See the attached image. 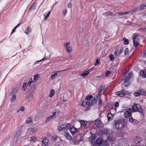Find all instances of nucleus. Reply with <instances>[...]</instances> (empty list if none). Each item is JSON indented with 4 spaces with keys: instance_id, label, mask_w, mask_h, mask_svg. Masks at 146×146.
I'll list each match as a JSON object with an SVG mask.
<instances>
[{
    "instance_id": "f257e3e1",
    "label": "nucleus",
    "mask_w": 146,
    "mask_h": 146,
    "mask_svg": "<svg viewBox=\"0 0 146 146\" xmlns=\"http://www.w3.org/2000/svg\"><path fill=\"white\" fill-rule=\"evenodd\" d=\"M70 124H65L60 125L59 127L58 126V129L59 131H62L69 129L70 133L72 134H74L75 132L77 131V129L74 127L72 126L70 127Z\"/></svg>"
},
{
    "instance_id": "f03ea898",
    "label": "nucleus",
    "mask_w": 146,
    "mask_h": 146,
    "mask_svg": "<svg viewBox=\"0 0 146 146\" xmlns=\"http://www.w3.org/2000/svg\"><path fill=\"white\" fill-rule=\"evenodd\" d=\"M114 122L115 129L119 132H121L123 130V127L122 121L121 120H118L114 121Z\"/></svg>"
},
{
    "instance_id": "7ed1b4c3",
    "label": "nucleus",
    "mask_w": 146,
    "mask_h": 146,
    "mask_svg": "<svg viewBox=\"0 0 146 146\" xmlns=\"http://www.w3.org/2000/svg\"><path fill=\"white\" fill-rule=\"evenodd\" d=\"M131 110L132 112L138 111L141 113L142 111V108L139 104H134L132 107V109Z\"/></svg>"
},
{
    "instance_id": "20e7f679",
    "label": "nucleus",
    "mask_w": 146,
    "mask_h": 146,
    "mask_svg": "<svg viewBox=\"0 0 146 146\" xmlns=\"http://www.w3.org/2000/svg\"><path fill=\"white\" fill-rule=\"evenodd\" d=\"M115 49L114 55L115 56H118L122 53L123 50V47L121 46H117L115 48Z\"/></svg>"
},
{
    "instance_id": "39448f33",
    "label": "nucleus",
    "mask_w": 146,
    "mask_h": 146,
    "mask_svg": "<svg viewBox=\"0 0 146 146\" xmlns=\"http://www.w3.org/2000/svg\"><path fill=\"white\" fill-rule=\"evenodd\" d=\"M129 93L128 91H126L125 90H123L119 92H116L115 93V94L118 96L119 97H123L126 94H128Z\"/></svg>"
},
{
    "instance_id": "423d86ee",
    "label": "nucleus",
    "mask_w": 146,
    "mask_h": 146,
    "mask_svg": "<svg viewBox=\"0 0 146 146\" xmlns=\"http://www.w3.org/2000/svg\"><path fill=\"white\" fill-rule=\"evenodd\" d=\"M95 125L99 128L102 127L104 126V124L99 119L96 120L95 121Z\"/></svg>"
},
{
    "instance_id": "0eeeda50",
    "label": "nucleus",
    "mask_w": 146,
    "mask_h": 146,
    "mask_svg": "<svg viewBox=\"0 0 146 146\" xmlns=\"http://www.w3.org/2000/svg\"><path fill=\"white\" fill-rule=\"evenodd\" d=\"M107 139L106 140V141H104V142H105V145L104 146H108V140H109L110 141H113L114 140L113 138H112L111 137L112 136L111 134H107Z\"/></svg>"
},
{
    "instance_id": "6e6552de",
    "label": "nucleus",
    "mask_w": 146,
    "mask_h": 146,
    "mask_svg": "<svg viewBox=\"0 0 146 146\" xmlns=\"http://www.w3.org/2000/svg\"><path fill=\"white\" fill-rule=\"evenodd\" d=\"M132 110L131 109H128L127 110L125 111L124 113V115L125 118L129 117V119L130 117L131 116Z\"/></svg>"
},
{
    "instance_id": "1a4fd4ad",
    "label": "nucleus",
    "mask_w": 146,
    "mask_h": 146,
    "mask_svg": "<svg viewBox=\"0 0 146 146\" xmlns=\"http://www.w3.org/2000/svg\"><path fill=\"white\" fill-rule=\"evenodd\" d=\"M10 96L12 97V98L10 99V101L11 102H13L16 99V96L15 95V92L14 90L11 93Z\"/></svg>"
},
{
    "instance_id": "9d476101",
    "label": "nucleus",
    "mask_w": 146,
    "mask_h": 146,
    "mask_svg": "<svg viewBox=\"0 0 146 146\" xmlns=\"http://www.w3.org/2000/svg\"><path fill=\"white\" fill-rule=\"evenodd\" d=\"M81 127H87L89 125V123H87L86 121H84L81 120L80 121Z\"/></svg>"
},
{
    "instance_id": "9b49d317",
    "label": "nucleus",
    "mask_w": 146,
    "mask_h": 146,
    "mask_svg": "<svg viewBox=\"0 0 146 146\" xmlns=\"http://www.w3.org/2000/svg\"><path fill=\"white\" fill-rule=\"evenodd\" d=\"M42 141V146H48L47 144L48 140L46 139V137H44L43 138Z\"/></svg>"
},
{
    "instance_id": "f8f14e48",
    "label": "nucleus",
    "mask_w": 146,
    "mask_h": 146,
    "mask_svg": "<svg viewBox=\"0 0 146 146\" xmlns=\"http://www.w3.org/2000/svg\"><path fill=\"white\" fill-rule=\"evenodd\" d=\"M56 112H54L52 113V115H50L46 119L47 121H49L50 120L56 117Z\"/></svg>"
},
{
    "instance_id": "ddd939ff",
    "label": "nucleus",
    "mask_w": 146,
    "mask_h": 146,
    "mask_svg": "<svg viewBox=\"0 0 146 146\" xmlns=\"http://www.w3.org/2000/svg\"><path fill=\"white\" fill-rule=\"evenodd\" d=\"M142 139L139 137H136L134 138V140L137 144L139 143L141 141Z\"/></svg>"
},
{
    "instance_id": "4468645a",
    "label": "nucleus",
    "mask_w": 146,
    "mask_h": 146,
    "mask_svg": "<svg viewBox=\"0 0 146 146\" xmlns=\"http://www.w3.org/2000/svg\"><path fill=\"white\" fill-rule=\"evenodd\" d=\"M133 44L134 46L136 47L138 44L139 43V38H135L133 39Z\"/></svg>"
},
{
    "instance_id": "2eb2a0df",
    "label": "nucleus",
    "mask_w": 146,
    "mask_h": 146,
    "mask_svg": "<svg viewBox=\"0 0 146 146\" xmlns=\"http://www.w3.org/2000/svg\"><path fill=\"white\" fill-rule=\"evenodd\" d=\"M129 119L130 121L133 124H136L138 123V121L136 119L133 118L132 116L130 117Z\"/></svg>"
},
{
    "instance_id": "dca6fc26",
    "label": "nucleus",
    "mask_w": 146,
    "mask_h": 146,
    "mask_svg": "<svg viewBox=\"0 0 146 146\" xmlns=\"http://www.w3.org/2000/svg\"><path fill=\"white\" fill-rule=\"evenodd\" d=\"M140 75L142 77L146 78V70H141L140 72Z\"/></svg>"
},
{
    "instance_id": "f3484780",
    "label": "nucleus",
    "mask_w": 146,
    "mask_h": 146,
    "mask_svg": "<svg viewBox=\"0 0 146 146\" xmlns=\"http://www.w3.org/2000/svg\"><path fill=\"white\" fill-rule=\"evenodd\" d=\"M64 134L65 137L68 140H70L72 139L71 136L69 133L65 132Z\"/></svg>"
},
{
    "instance_id": "a211bd4d",
    "label": "nucleus",
    "mask_w": 146,
    "mask_h": 146,
    "mask_svg": "<svg viewBox=\"0 0 146 146\" xmlns=\"http://www.w3.org/2000/svg\"><path fill=\"white\" fill-rule=\"evenodd\" d=\"M55 91L53 89H52L50 91V93L48 97L50 98L52 97L54 95Z\"/></svg>"
},
{
    "instance_id": "6ab92c4d",
    "label": "nucleus",
    "mask_w": 146,
    "mask_h": 146,
    "mask_svg": "<svg viewBox=\"0 0 146 146\" xmlns=\"http://www.w3.org/2000/svg\"><path fill=\"white\" fill-rule=\"evenodd\" d=\"M38 141L37 138L34 136H32L30 140L31 142L32 143H33L35 142H36Z\"/></svg>"
},
{
    "instance_id": "aec40b11",
    "label": "nucleus",
    "mask_w": 146,
    "mask_h": 146,
    "mask_svg": "<svg viewBox=\"0 0 146 146\" xmlns=\"http://www.w3.org/2000/svg\"><path fill=\"white\" fill-rule=\"evenodd\" d=\"M31 28L30 27L28 26L26 28L25 33L26 34H28V33H30L31 32Z\"/></svg>"
},
{
    "instance_id": "412c9836",
    "label": "nucleus",
    "mask_w": 146,
    "mask_h": 146,
    "mask_svg": "<svg viewBox=\"0 0 146 146\" xmlns=\"http://www.w3.org/2000/svg\"><path fill=\"white\" fill-rule=\"evenodd\" d=\"M102 143V139H97L96 141V144L98 145H100Z\"/></svg>"
},
{
    "instance_id": "4be33fe9",
    "label": "nucleus",
    "mask_w": 146,
    "mask_h": 146,
    "mask_svg": "<svg viewBox=\"0 0 146 146\" xmlns=\"http://www.w3.org/2000/svg\"><path fill=\"white\" fill-rule=\"evenodd\" d=\"M140 95L143 96H146V91L143 89H141L139 91Z\"/></svg>"
},
{
    "instance_id": "5701e85b",
    "label": "nucleus",
    "mask_w": 146,
    "mask_h": 146,
    "mask_svg": "<svg viewBox=\"0 0 146 146\" xmlns=\"http://www.w3.org/2000/svg\"><path fill=\"white\" fill-rule=\"evenodd\" d=\"M88 102L87 100L86 99H85L83 101L81 105L84 107H86L88 105Z\"/></svg>"
},
{
    "instance_id": "b1692460",
    "label": "nucleus",
    "mask_w": 146,
    "mask_h": 146,
    "mask_svg": "<svg viewBox=\"0 0 146 146\" xmlns=\"http://www.w3.org/2000/svg\"><path fill=\"white\" fill-rule=\"evenodd\" d=\"M107 117L108 120L112 119L113 117V115L111 113H109L107 115Z\"/></svg>"
},
{
    "instance_id": "393cba45",
    "label": "nucleus",
    "mask_w": 146,
    "mask_h": 146,
    "mask_svg": "<svg viewBox=\"0 0 146 146\" xmlns=\"http://www.w3.org/2000/svg\"><path fill=\"white\" fill-rule=\"evenodd\" d=\"M51 11H48V13H45L43 15L45 17V19H46L50 15Z\"/></svg>"
},
{
    "instance_id": "a878e982",
    "label": "nucleus",
    "mask_w": 146,
    "mask_h": 146,
    "mask_svg": "<svg viewBox=\"0 0 146 146\" xmlns=\"http://www.w3.org/2000/svg\"><path fill=\"white\" fill-rule=\"evenodd\" d=\"M138 8H139V9L141 10L145 9L146 8V5L144 4H143L140 6H139Z\"/></svg>"
},
{
    "instance_id": "bb28decb",
    "label": "nucleus",
    "mask_w": 146,
    "mask_h": 146,
    "mask_svg": "<svg viewBox=\"0 0 146 146\" xmlns=\"http://www.w3.org/2000/svg\"><path fill=\"white\" fill-rule=\"evenodd\" d=\"M122 40L124 41L123 43L125 44H129V40L125 38H123L122 39Z\"/></svg>"
},
{
    "instance_id": "cd10ccee",
    "label": "nucleus",
    "mask_w": 146,
    "mask_h": 146,
    "mask_svg": "<svg viewBox=\"0 0 146 146\" xmlns=\"http://www.w3.org/2000/svg\"><path fill=\"white\" fill-rule=\"evenodd\" d=\"M28 119L26 121V123L28 124H30L32 122L33 120L30 117H28Z\"/></svg>"
},
{
    "instance_id": "c85d7f7f",
    "label": "nucleus",
    "mask_w": 146,
    "mask_h": 146,
    "mask_svg": "<svg viewBox=\"0 0 146 146\" xmlns=\"http://www.w3.org/2000/svg\"><path fill=\"white\" fill-rule=\"evenodd\" d=\"M87 101L88 102V106H90L94 104L92 100H87Z\"/></svg>"
},
{
    "instance_id": "c756f323",
    "label": "nucleus",
    "mask_w": 146,
    "mask_h": 146,
    "mask_svg": "<svg viewBox=\"0 0 146 146\" xmlns=\"http://www.w3.org/2000/svg\"><path fill=\"white\" fill-rule=\"evenodd\" d=\"M40 76V75L39 74H35L34 76V77L33 78L34 81L35 82L36 81L38 78H39Z\"/></svg>"
},
{
    "instance_id": "7c9ffc66",
    "label": "nucleus",
    "mask_w": 146,
    "mask_h": 146,
    "mask_svg": "<svg viewBox=\"0 0 146 146\" xmlns=\"http://www.w3.org/2000/svg\"><path fill=\"white\" fill-rule=\"evenodd\" d=\"M89 74V72L87 71L84 72L82 74V76L83 77H85L86 76H88Z\"/></svg>"
},
{
    "instance_id": "2f4dec72",
    "label": "nucleus",
    "mask_w": 146,
    "mask_h": 146,
    "mask_svg": "<svg viewBox=\"0 0 146 146\" xmlns=\"http://www.w3.org/2000/svg\"><path fill=\"white\" fill-rule=\"evenodd\" d=\"M104 88H105V87L104 86H100L98 89V91H99L98 92H99L100 93H101L102 92V91L104 89Z\"/></svg>"
},
{
    "instance_id": "473e14b6",
    "label": "nucleus",
    "mask_w": 146,
    "mask_h": 146,
    "mask_svg": "<svg viewBox=\"0 0 146 146\" xmlns=\"http://www.w3.org/2000/svg\"><path fill=\"white\" fill-rule=\"evenodd\" d=\"M66 52L68 53L72 51V47L70 46H69L68 48L66 49Z\"/></svg>"
},
{
    "instance_id": "72a5a7b5",
    "label": "nucleus",
    "mask_w": 146,
    "mask_h": 146,
    "mask_svg": "<svg viewBox=\"0 0 146 146\" xmlns=\"http://www.w3.org/2000/svg\"><path fill=\"white\" fill-rule=\"evenodd\" d=\"M123 80H122L125 81H128L129 80L130 78L129 77L127 76H123Z\"/></svg>"
},
{
    "instance_id": "f704fd0d",
    "label": "nucleus",
    "mask_w": 146,
    "mask_h": 146,
    "mask_svg": "<svg viewBox=\"0 0 146 146\" xmlns=\"http://www.w3.org/2000/svg\"><path fill=\"white\" fill-rule=\"evenodd\" d=\"M57 73H55L53 74H52L50 77L51 79L52 80L54 78L57 76Z\"/></svg>"
},
{
    "instance_id": "c9c22d12",
    "label": "nucleus",
    "mask_w": 146,
    "mask_h": 146,
    "mask_svg": "<svg viewBox=\"0 0 146 146\" xmlns=\"http://www.w3.org/2000/svg\"><path fill=\"white\" fill-rule=\"evenodd\" d=\"M111 71H107L106 73L105 76L106 77H108L109 75L111 74Z\"/></svg>"
},
{
    "instance_id": "e433bc0d",
    "label": "nucleus",
    "mask_w": 146,
    "mask_h": 146,
    "mask_svg": "<svg viewBox=\"0 0 146 146\" xmlns=\"http://www.w3.org/2000/svg\"><path fill=\"white\" fill-rule=\"evenodd\" d=\"M33 82V80L32 79H31L29 80V82L28 83H26L27 87V86H29Z\"/></svg>"
},
{
    "instance_id": "4c0bfd02",
    "label": "nucleus",
    "mask_w": 146,
    "mask_h": 146,
    "mask_svg": "<svg viewBox=\"0 0 146 146\" xmlns=\"http://www.w3.org/2000/svg\"><path fill=\"white\" fill-rule=\"evenodd\" d=\"M93 96L92 95H89L86 97V99L87 100H90V99H92Z\"/></svg>"
},
{
    "instance_id": "58836bf2",
    "label": "nucleus",
    "mask_w": 146,
    "mask_h": 146,
    "mask_svg": "<svg viewBox=\"0 0 146 146\" xmlns=\"http://www.w3.org/2000/svg\"><path fill=\"white\" fill-rule=\"evenodd\" d=\"M134 11H133V10L131 11H127V15H129L130 14H132L133 15V13H134Z\"/></svg>"
},
{
    "instance_id": "ea45409f",
    "label": "nucleus",
    "mask_w": 146,
    "mask_h": 146,
    "mask_svg": "<svg viewBox=\"0 0 146 146\" xmlns=\"http://www.w3.org/2000/svg\"><path fill=\"white\" fill-rule=\"evenodd\" d=\"M26 83H24L23 86L22 88L23 90H25V89L27 88V86H26Z\"/></svg>"
},
{
    "instance_id": "a19ab883",
    "label": "nucleus",
    "mask_w": 146,
    "mask_h": 146,
    "mask_svg": "<svg viewBox=\"0 0 146 146\" xmlns=\"http://www.w3.org/2000/svg\"><path fill=\"white\" fill-rule=\"evenodd\" d=\"M76 139L78 141H82V138H81L80 135H78Z\"/></svg>"
},
{
    "instance_id": "79ce46f5",
    "label": "nucleus",
    "mask_w": 146,
    "mask_h": 146,
    "mask_svg": "<svg viewBox=\"0 0 146 146\" xmlns=\"http://www.w3.org/2000/svg\"><path fill=\"white\" fill-rule=\"evenodd\" d=\"M57 137L56 136H52L51 137L52 140L53 141H56L57 139Z\"/></svg>"
},
{
    "instance_id": "37998d69",
    "label": "nucleus",
    "mask_w": 146,
    "mask_h": 146,
    "mask_svg": "<svg viewBox=\"0 0 146 146\" xmlns=\"http://www.w3.org/2000/svg\"><path fill=\"white\" fill-rule=\"evenodd\" d=\"M35 9V5L34 4L30 7V10H33Z\"/></svg>"
},
{
    "instance_id": "c03bdc74",
    "label": "nucleus",
    "mask_w": 146,
    "mask_h": 146,
    "mask_svg": "<svg viewBox=\"0 0 146 146\" xmlns=\"http://www.w3.org/2000/svg\"><path fill=\"white\" fill-rule=\"evenodd\" d=\"M109 58L110 59V60L111 61H113L114 60V57L113 55H110L109 56Z\"/></svg>"
},
{
    "instance_id": "a18cd8bd",
    "label": "nucleus",
    "mask_w": 146,
    "mask_h": 146,
    "mask_svg": "<svg viewBox=\"0 0 146 146\" xmlns=\"http://www.w3.org/2000/svg\"><path fill=\"white\" fill-rule=\"evenodd\" d=\"M138 36V34L137 33L134 34L133 35V39H134V38H137V37Z\"/></svg>"
},
{
    "instance_id": "49530a36",
    "label": "nucleus",
    "mask_w": 146,
    "mask_h": 146,
    "mask_svg": "<svg viewBox=\"0 0 146 146\" xmlns=\"http://www.w3.org/2000/svg\"><path fill=\"white\" fill-rule=\"evenodd\" d=\"M138 6L137 7L135 8L133 10V11H134V13L135 12H136L137 11H139L140 10H141L140 9H139V8H138Z\"/></svg>"
},
{
    "instance_id": "de8ad7c7",
    "label": "nucleus",
    "mask_w": 146,
    "mask_h": 146,
    "mask_svg": "<svg viewBox=\"0 0 146 146\" xmlns=\"http://www.w3.org/2000/svg\"><path fill=\"white\" fill-rule=\"evenodd\" d=\"M124 84L125 86H127L129 85V82L128 81H124Z\"/></svg>"
},
{
    "instance_id": "09e8293b",
    "label": "nucleus",
    "mask_w": 146,
    "mask_h": 146,
    "mask_svg": "<svg viewBox=\"0 0 146 146\" xmlns=\"http://www.w3.org/2000/svg\"><path fill=\"white\" fill-rule=\"evenodd\" d=\"M129 50L128 48H125L124 51V54L125 55H127L128 53Z\"/></svg>"
},
{
    "instance_id": "8fccbe9b",
    "label": "nucleus",
    "mask_w": 146,
    "mask_h": 146,
    "mask_svg": "<svg viewBox=\"0 0 146 146\" xmlns=\"http://www.w3.org/2000/svg\"><path fill=\"white\" fill-rule=\"evenodd\" d=\"M37 129L36 127H35L33 129H32L31 128H29V130H31V131H32V132H34Z\"/></svg>"
},
{
    "instance_id": "3c124183",
    "label": "nucleus",
    "mask_w": 146,
    "mask_h": 146,
    "mask_svg": "<svg viewBox=\"0 0 146 146\" xmlns=\"http://www.w3.org/2000/svg\"><path fill=\"white\" fill-rule=\"evenodd\" d=\"M134 95L136 97V96H139L140 95V94L139 92H135L134 93Z\"/></svg>"
},
{
    "instance_id": "603ef678",
    "label": "nucleus",
    "mask_w": 146,
    "mask_h": 146,
    "mask_svg": "<svg viewBox=\"0 0 146 146\" xmlns=\"http://www.w3.org/2000/svg\"><path fill=\"white\" fill-rule=\"evenodd\" d=\"M70 43L69 42H67L66 43L64 44L63 46H69L70 45Z\"/></svg>"
},
{
    "instance_id": "864d4df0",
    "label": "nucleus",
    "mask_w": 146,
    "mask_h": 146,
    "mask_svg": "<svg viewBox=\"0 0 146 146\" xmlns=\"http://www.w3.org/2000/svg\"><path fill=\"white\" fill-rule=\"evenodd\" d=\"M99 62V61L98 60V59H97L96 60V61L94 63V65L95 66H96L97 65H98Z\"/></svg>"
},
{
    "instance_id": "5fc2aeb1",
    "label": "nucleus",
    "mask_w": 146,
    "mask_h": 146,
    "mask_svg": "<svg viewBox=\"0 0 146 146\" xmlns=\"http://www.w3.org/2000/svg\"><path fill=\"white\" fill-rule=\"evenodd\" d=\"M139 30L141 31L142 32H146V28H144V29H143V28L140 29H139Z\"/></svg>"
},
{
    "instance_id": "6e6d98bb",
    "label": "nucleus",
    "mask_w": 146,
    "mask_h": 146,
    "mask_svg": "<svg viewBox=\"0 0 146 146\" xmlns=\"http://www.w3.org/2000/svg\"><path fill=\"white\" fill-rule=\"evenodd\" d=\"M97 99V97H95L94 98V99L92 100L93 101V103H95Z\"/></svg>"
},
{
    "instance_id": "4d7b16f0",
    "label": "nucleus",
    "mask_w": 146,
    "mask_h": 146,
    "mask_svg": "<svg viewBox=\"0 0 146 146\" xmlns=\"http://www.w3.org/2000/svg\"><path fill=\"white\" fill-rule=\"evenodd\" d=\"M19 134V132L18 131H16L14 135H15V136H17Z\"/></svg>"
},
{
    "instance_id": "13d9d810",
    "label": "nucleus",
    "mask_w": 146,
    "mask_h": 146,
    "mask_svg": "<svg viewBox=\"0 0 146 146\" xmlns=\"http://www.w3.org/2000/svg\"><path fill=\"white\" fill-rule=\"evenodd\" d=\"M98 102L99 104H100L101 105L102 104V101L101 99H99V100H98Z\"/></svg>"
},
{
    "instance_id": "bf43d9fd",
    "label": "nucleus",
    "mask_w": 146,
    "mask_h": 146,
    "mask_svg": "<svg viewBox=\"0 0 146 146\" xmlns=\"http://www.w3.org/2000/svg\"><path fill=\"white\" fill-rule=\"evenodd\" d=\"M19 110H21L22 111H24L25 110V108L23 107H21L19 109Z\"/></svg>"
},
{
    "instance_id": "052dcab7",
    "label": "nucleus",
    "mask_w": 146,
    "mask_h": 146,
    "mask_svg": "<svg viewBox=\"0 0 146 146\" xmlns=\"http://www.w3.org/2000/svg\"><path fill=\"white\" fill-rule=\"evenodd\" d=\"M132 72H129V74H128V77H129V78H131V76L132 75Z\"/></svg>"
},
{
    "instance_id": "680f3d73",
    "label": "nucleus",
    "mask_w": 146,
    "mask_h": 146,
    "mask_svg": "<svg viewBox=\"0 0 146 146\" xmlns=\"http://www.w3.org/2000/svg\"><path fill=\"white\" fill-rule=\"evenodd\" d=\"M118 16H121L123 15V12H120L118 13Z\"/></svg>"
},
{
    "instance_id": "e2e57ef3",
    "label": "nucleus",
    "mask_w": 146,
    "mask_h": 146,
    "mask_svg": "<svg viewBox=\"0 0 146 146\" xmlns=\"http://www.w3.org/2000/svg\"><path fill=\"white\" fill-rule=\"evenodd\" d=\"M101 93H100L99 92H98V94L96 97H97V98H100L101 96Z\"/></svg>"
},
{
    "instance_id": "0e129e2a",
    "label": "nucleus",
    "mask_w": 146,
    "mask_h": 146,
    "mask_svg": "<svg viewBox=\"0 0 146 146\" xmlns=\"http://www.w3.org/2000/svg\"><path fill=\"white\" fill-rule=\"evenodd\" d=\"M67 13V10L65 9V10L63 11V14L65 15Z\"/></svg>"
},
{
    "instance_id": "69168bd1",
    "label": "nucleus",
    "mask_w": 146,
    "mask_h": 146,
    "mask_svg": "<svg viewBox=\"0 0 146 146\" xmlns=\"http://www.w3.org/2000/svg\"><path fill=\"white\" fill-rule=\"evenodd\" d=\"M115 107H117L119 106V103L118 102H116L115 103Z\"/></svg>"
},
{
    "instance_id": "338daca9",
    "label": "nucleus",
    "mask_w": 146,
    "mask_h": 146,
    "mask_svg": "<svg viewBox=\"0 0 146 146\" xmlns=\"http://www.w3.org/2000/svg\"><path fill=\"white\" fill-rule=\"evenodd\" d=\"M129 70V69H128L127 70H125V72L124 73H123V74H122L123 75H124L125 74L127 73L128 71Z\"/></svg>"
},
{
    "instance_id": "774afa93",
    "label": "nucleus",
    "mask_w": 146,
    "mask_h": 146,
    "mask_svg": "<svg viewBox=\"0 0 146 146\" xmlns=\"http://www.w3.org/2000/svg\"><path fill=\"white\" fill-rule=\"evenodd\" d=\"M143 56L144 57H146V50H145L143 52Z\"/></svg>"
}]
</instances>
